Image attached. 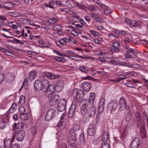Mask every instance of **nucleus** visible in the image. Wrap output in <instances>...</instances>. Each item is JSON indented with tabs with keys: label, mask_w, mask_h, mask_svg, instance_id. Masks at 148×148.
I'll return each instance as SVG.
<instances>
[{
	"label": "nucleus",
	"mask_w": 148,
	"mask_h": 148,
	"mask_svg": "<svg viewBox=\"0 0 148 148\" xmlns=\"http://www.w3.org/2000/svg\"><path fill=\"white\" fill-rule=\"evenodd\" d=\"M14 125H13V130H15V133L13 136L12 140H14L16 136L17 140L19 141H22L25 136V134L23 130L24 128V124L23 122H19L15 128L16 123H14Z\"/></svg>",
	"instance_id": "obj_1"
},
{
	"label": "nucleus",
	"mask_w": 148,
	"mask_h": 148,
	"mask_svg": "<svg viewBox=\"0 0 148 148\" xmlns=\"http://www.w3.org/2000/svg\"><path fill=\"white\" fill-rule=\"evenodd\" d=\"M48 85V80H47L45 79L41 81L37 79L34 82V87L36 91H39L42 90V92L45 91L46 90V87Z\"/></svg>",
	"instance_id": "obj_2"
},
{
	"label": "nucleus",
	"mask_w": 148,
	"mask_h": 148,
	"mask_svg": "<svg viewBox=\"0 0 148 148\" xmlns=\"http://www.w3.org/2000/svg\"><path fill=\"white\" fill-rule=\"evenodd\" d=\"M89 101L86 100V101L83 100L84 103L81 105L80 113L82 115L84 116L83 118L85 121H86L88 117V111L87 108L89 105Z\"/></svg>",
	"instance_id": "obj_3"
},
{
	"label": "nucleus",
	"mask_w": 148,
	"mask_h": 148,
	"mask_svg": "<svg viewBox=\"0 0 148 148\" xmlns=\"http://www.w3.org/2000/svg\"><path fill=\"white\" fill-rule=\"evenodd\" d=\"M105 99L102 98H101L99 102L98 111L99 114L97 115V118L96 121L97 123H98L100 121V114L103 111L105 106Z\"/></svg>",
	"instance_id": "obj_4"
},
{
	"label": "nucleus",
	"mask_w": 148,
	"mask_h": 148,
	"mask_svg": "<svg viewBox=\"0 0 148 148\" xmlns=\"http://www.w3.org/2000/svg\"><path fill=\"white\" fill-rule=\"evenodd\" d=\"M75 94L76 95L77 100L78 102L83 103H84L83 100L86 101V100L82 99L84 96L85 94L82 90H79L76 92L74 91L72 92V94L74 95Z\"/></svg>",
	"instance_id": "obj_5"
},
{
	"label": "nucleus",
	"mask_w": 148,
	"mask_h": 148,
	"mask_svg": "<svg viewBox=\"0 0 148 148\" xmlns=\"http://www.w3.org/2000/svg\"><path fill=\"white\" fill-rule=\"evenodd\" d=\"M47 97L48 98L50 105L51 106H55L57 101L60 98L58 95H56L54 96L53 95H51Z\"/></svg>",
	"instance_id": "obj_6"
},
{
	"label": "nucleus",
	"mask_w": 148,
	"mask_h": 148,
	"mask_svg": "<svg viewBox=\"0 0 148 148\" xmlns=\"http://www.w3.org/2000/svg\"><path fill=\"white\" fill-rule=\"evenodd\" d=\"M66 102V100L64 98H62L59 100L57 106V109L58 112H62L65 109Z\"/></svg>",
	"instance_id": "obj_7"
},
{
	"label": "nucleus",
	"mask_w": 148,
	"mask_h": 148,
	"mask_svg": "<svg viewBox=\"0 0 148 148\" xmlns=\"http://www.w3.org/2000/svg\"><path fill=\"white\" fill-rule=\"evenodd\" d=\"M120 47L119 42L116 41L112 43V46L110 48V51L113 53H118L120 51Z\"/></svg>",
	"instance_id": "obj_8"
},
{
	"label": "nucleus",
	"mask_w": 148,
	"mask_h": 148,
	"mask_svg": "<svg viewBox=\"0 0 148 148\" xmlns=\"http://www.w3.org/2000/svg\"><path fill=\"white\" fill-rule=\"evenodd\" d=\"M56 112L54 109H51L47 111L45 117V120L49 121L51 120L55 116Z\"/></svg>",
	"instance_id": "obj_9"
},
{
	"label": "nucleus",
	"mask_w": 148,
	"mask_h": 148,
	"mask_svg": "<svg viewBox=\"0 0 148 148\" xmlns=\"http://www.w3.org/2000/svg\"><path fill=\"white\" fill-rule=\"evenodd\" d=\"M48 85L46 87V90L45 91H43V92H46V96L53 95V92L55 90V86L53 85H50L48 81Z\"/></svg>",
	"instance_id": "obj_10"
},
{
	"label": "nucleus",
	"mask_w": 148,
	"mask_h": 148,
	"mask_svg": "<svg viewBox=\"0 0 148 148\" xmlns=\"http://www.w3.org/2000/svg\"><path fill=\"white\" fill-rule=\"evenodd\" d=\"M118 104L115 101H110L108 105V110L110 111L111 113L114 112L117 107Z\"/></svg>",
	"instance_id": "obj_11"
},
{
	"label": "nucleus",
	"mask_w": 148,
	"mask_h": 148,
	"mask_svg": "<svg viewBox=\"0 0 148 148\" xmlns=\"http://www.w3.org/2000/svg\"><path fill=\"white\" fill-rule=\"evenodd\" d=\"M55 86V90L57 92L61 91L64 86V82L62 80H59L57 82Z\"/></svg>",
	"instance_id": "obj_12"
},
{
	"label": "nucleus",
	"mask_w": 148,
	"mask_h": 148,
	"mask_svg": "<svg viewBox=\"0 0 148 148\" xmlns=\"http://www.w3.org/2000/svg\"><path fill=\"white\" fill-rule=\"evenodd\" d=\"M96 129V126L93 123H91L87 130L88 134L90 136L94 135L95 133Z\"/></svg>",
	"instance_id": "obj_13"
},
{
	"label": "nucleus",
	"mask_w": 148,
	"mask_h": 148,
	"mask_svg": "<svg viewBox=\"0 0 148 148\" xmlns=\"http://www.w3.org/2000/svg\"><path fill=\"white\" fill-rule=\"evenodd\" d=\"M140 143V140L139 138H136L132 140L131 145V148H138Z\"/></svg>",
	"instance_id": "obj_14"
},
{
	"label": "nucleus",
	"mask_w": 148,
	"mask_h": 148,
	"mask_svg": "<svg viewBox=\"0 0 148 148\" xmlns=\"http://www.w3.org/2000/svg\"><path fill=\"white\" fill-rule=\"evenodd\" d=\"M96 109L94 106L89 108L88 112V118H90L93 117L95 114Z\"/></svg>",
	"instance_id": "obj_15"
},
{
	"label": "nucleus",
	"mask_w": 148,
	"mask_h": 148,
	"mask_svg": "<svg viewBox=\"0 0 148 148\" xmlns=\"http://www.w3.org/2000/svg\"><path fill=\"white\" fill-rule=\"evenodd\" d=\"M76 105L72 104L69 108L68 113V116L69 118H72L74 115Z\"/></svg>",
	"instance_id": "obj_16"
},
{
	"label": "nucleus",
	"mask_w": 148,
	"mask_h": 148,
	"mask_svg": "<svg viewBox=\"0 0 148 148\" xmlns=\"http://www.w3.org/2000/svg\"><path fill=\"white\" fill-rule=\"evenodd\" d=\"M82 86L83 90L86 92L89 91L91 87V85L90 83L87 82H84L83 83Z\"/></svg>",
	"instance_id": "obj_17"
},
{
	"label": "nucleus",
	"mask_w": 148,
	"mask_h": 148,
	"mask_svg": "<svg viewBox=\"0 0 148 148\" xmlns=\"http://www.w3.org/2000/svg\"><path fill=\"white\" fill-rule=\"evenodd\" d=\"M119 105L120 108V109L122 110H124L126 106V100L123 97L121 98L119 102Z\"/></svg>",
	"instance_id": "obj_18"
},
{
	"label": "nucleus",
	"mask_w": 148,
	"mask_h": 148,
	"mask_svg": "<svg viewBox=\"0 0 148 148\" xmlns=\"http://www.w3.org/2000/svg\"><path fill=\"white\" fill-rule=\"evenodd\" d=\"M43 75L49 79H55L58 77L57 75L48 72H45L44 73Z\"/></svg>",
	"instance_id": "obj_19"
},
{
	"label": "nucleus",
	"mask_w": 148,
	"mask_h": 148,
	"mask_svg": "<svg viewBox=\"0 0 148 148\" xmlns=\"http://www.w3.org/2000/svg\"><path fill=\"white\" fill-rule=\"evenodd\" d=\"M129 73L128 72H125L124 71H119L117 73V75L120 77H121L119 80L126 79L127 76L128 75Z\"/></svg>",
	"instance_id": "obj_20"
},
{
	"label": "nucleus",
	"mask_w": 148,
	"mask_h": 148,
	"mask_svg": "<svg viewBox=\"0 0 148 148\" xmlns=\"http://www.w3.org/2000/svg\"><path fill=\"white\" fill-rule=\"evenodd\" d=\"M135 118L137 123L139 126L140 125L142 122V117L140 113L138 112H137L135 115Z\"/></svg>",
	"instance_id": "obj_21"
},
{
	"label": "nucleus",
	"mask_w": 148,
	"mask_h": 148,
	"mask_svg": "<svg viewBox=\"0 0 148 148\" xmlns=\"http://www.w3.org/2000/svg\"><path fill=\"white\" fill-rule=\"evenodd\" d=\"M70 135L69 137L68 140L69 142L74 141L76 140V137L78 136V134L77 133H70Z\"/></svg>",
	"instance_id": "obj_22"
},
{
	"label": "nucleus",
	"mask_w": 148,
	"mask_h": 148,
	"mask_svg": "<svg viewBox=\"0 0 148 148\" xmlns=\"http://www.w3.org/2000/svg\"><path fill=\"white\" fill-rule=\"evenodd\" d=\"M36 72L34 71H31L29 73L28 75V79L30 81H31L36 78Z\"/></svg>",
	"instance_id": "obj_23"
},
{
	"label": "nucleus",
	"mask_w": 148,
	"mask_h": 148,
	"mask_svg": "<svg viewBox=\"0 0 148 148\" xmlns=\"http://www.w3.org/2000/svg\"><path fill=\"white\" fill-rule=\"evenodd\" d=\"M78 136L79 143L82 144L84 145L85 144L84 138L83 134L81 133L78 132Z\"/></svg>",
	"instance_id": "obj_24"
},
{
	"label": "nucleus",
	"mask_w": 148,
	"mask_h": 148,
	"mask_svg": "<svg viewBox=\"0 0 148 148\" xmlns=\"http://www.w3.org/2000/svg\"><path fill=\"white\" fill-rule=\"evenodd\" d=\"M80 129V127L79 124H75L74 125L73 127L71 128L70 131V133H75Z\"/></svg>",
	"instance_id": "obj_25"
},
{
	"label": "nucleus",
	"mask_w": 148,
	"mask_h": 148,
	"mask_svg": "<svg viewBox=\"0 0 148 148\" xmlns=\"http://www.w3.org/2000/svg\"><path fill=\"white\" fill-rule=\"evenodd\" d=\"M109 138V135L108 133L106 132H104L102 134L101 136V139L102 141L103 142H106Z\"/></svg>",
	"instance_id": "obj_26"
},
{
	"label": "nucleus",
	"mask_w": 148,
	"mask_h": 148,
	"mask_svg": "<svg viewBox=\"0 0 148 148\" xmlns=\"http://www.w3.org/2000/svg\"><path fill=\"white\" fill-rule=\"evenodd\" d=\"M90 16L94 19H95L97 22L101 23V19L96 14L92 13H90Z\"/></svg>",
	"instance_id": "obj_27"
},
{
	"label": "nucleus",
	"mask_w": 148,
	"mask_h": 148,
	"mask_svg": "<svg viewBox=\"0 0 148 148\" xmlns=\"http://www.w3.org/2000/svg\"><path fill=\"white\" fill-rule=\"evenodd\" d=\"M58 19L55 17L51 18L47 21V22L49 23V25L50 26L53 25L54 24L56 23Z\"/></svg>",
	"instance_id": "obj_28"
},
{
	"label": "nucleus",
	"mask_w": 148,
	"mask_h": 148,
	"mask_svg": "<svg viewBox=\"0 0 148 148\" xmlns=\"http://www.w3.org/2000/svg\"><path fill=\"white\" fill-rule=\"evenodd\" d=\"M141 25L142 23L140 21L133 20L131 24V26L140 27H141Z\"/></svg>",
	"instance_id": "obj_29"
},
{
	"label": "nucleus",
	"mask_w": 148,
	"mask_h": 148,
	"mask_svg": "<svg viewBox=\"0 0 148 148\" xmlns=\"http://www.w3.org/2000/svg\"><path fill=\"white\" fill-rule=\"evenodd\" d=\"M73 19L75 22H77L79 21V16L75 12H73Z\"/></svg>",
	"instance_id": "obj_30"
},
{
	"label": "nucleus",
	"mask_w": 148,
	"mask_h": 148,
	"mask_svg": "<svg viewBox=\"0 0 148 148\" xmlns=\"http://www.w3.org/2000/svg\"><path fill=\"white\" fill-rule=\"evenodd\" d=\"M17 107V104L16 103H13L10 108V113H12L15 111Z\"/></svg>",
	"instance_id": "obj_31"
},
{
	"label": "nucleus",
	"mask_w": 148,
	"mask_h": 148,
	"mask_svg": "<svg viewBox=\"0 0 148 148\" xmlns=\"http://www.w3.org/2000/svg\"><path fill=\"white\" fill-rule=\"evenodd\" d=\"M10 38L12 39H10V42H12L13 43H16L20 44L21 45L23 44V43L22 42H21L20 40L18 39L10 37Z\"/></svg>",
	"instance_id": "obj_32"
},
{
	"label": "nucleus",
	"mask_w": 148,
	"mask_h": 148,
	"mask_svg": "<svg viewBox=\"0 0 148 148\" xmlns=\"http://www.w3.org/2000/svg\"><path fill=\"white\" fill-rule=\"evenodd\" d=\"M30 132L32 135L34 136L37 133V127L36 126H33L30 129Z\"/></svg>",
	"instance_id": "obj_33"
},
{
	"label": "nucleus",
	"mask_w": 148,
	"mask_h": 148,
	"mask_svg": "<svg viewBox=\"0 0 148 148\" xmlns=\"http://www.w3.org/2000/svg\"><path fill=\"white\" fill-rule=\"evenodd\" d=\"M9 139L5 138L4 140V148H9Z\"/></svg>",
	"instance_id": "obj_34"
},
{
	"label": "nucleus",
	"mask_w": 148,
	"mask_h": 148,
	"mask_svg": "<svg viewBox=\"0 0 148 148\" xmlns=\"http://www.w3.org/2000/svg\"><path fill=\"white\" fill-rule=\"evenodd\" d=\"M20 118L22 120H26L28 118V115L25 113H21Z\"/></svg>",
	"instance_id": "obj_35"
},
{
	"label": "nucleus",
	"mask_w": 148,
	"mask_h": 148,
	"mask_svg": "<svg viewBox=\"0 0 148 148\" xmlns=\"http://www.w3.org/2000/svg\"><path fill=\"white\" fill-rule=\"evenodd\" d=\"M95 95L94 93H91L90 95V96L89 97V99H86V100H88L89 101V105L90 104V103L91 101H94L95 98Z\"/></svg>",
	"instance_id": "obj_36"
},
{
	"label": "nucleus",
	"mask_w": 148,
	"mask_h": 148,
	"mask_svg": "<svg viewBox=\"0 0 148 148\" xmlns=\"http://www.w3.org/2000/svg\"><path fill=\"white\" fill-rule=\"evenodd\" d=\"M55 5V3L52 1H49V4H45V5L47 7H49L50 8H52L54 9V10L55 8L54 7V6Z\"/></svg>",
	"instance_id": "obj_37"
},
{
	"label": "nucleus",
	"mask_w": 148,
	"mask_h": 148,
	"mask_svg": "<svg viewBox=\"0 0 148 148\" xmlns=\"http://www.w3.org/2000/svg\"><path fill=\"white\" fill-rule=\"evenodd\" d=\"M62 29V27L60 25H56L54 26L53 28V29L54 31H61Z\"/></svg>",
	"instance_id": "obj_38"
},
{
	"label": "nucleus",
	"mask_w": 148,
	"mask_h": 148,
	"mask_svg": "<svg viewBox=\"0 0 148 148\" xmlns=\"http://www.w3.org/2000/svg\"><path fill=\"white\" fill-rule=\"evenodd\" d=\"M55 60L58 62H64L66 61V60L64 58L58 56L55 57Z\"/></svg>",
	"instance_id": "obj_39"
},
{
	"label": "nucleus",
	"mask_w": 148,
	"mask_h": 148,
	"mask_svg": "<svg viewBox=\"0 0 148 148\" xmlns=\"http://www.w3.org/2000/svg\"><path fill=\"white\" fill-rule=\"evenodd\" d=\"M132 40L131 36H127L125 37V43H127L128 44H130Z\"/></svg>",
	"instance_id": "obj_40"
},
{
	"label": "nucleus",
	"mask_w": 148,
	"mask_h": 148,
	"mask_svg": "<svg viewBox=\"0 0 148 148\" xmlns=\"http://www.w3.org/2000/svg\"><path fill=\"white\" fill-rule=\"evenodd\" d=\"M25 101V97L24 95H21L20 97L19 102L21 104L24 103Z\"/></svg>",
	"instance_id": "obj_41"
},
{
	"label": "nucleus",
	"mask_w": 148,
	"mask_h": 148,
	"mask_svg": "<svg viewBox=\"0 0 148 148\" xmlns=\"http://www.w3.org/2000/svg\"><path fill=\"white\" fill-rule=\"evenodd\" d=\"M6 125V122L4 120H2L0 121V129H4Z\"/></svg>",
	"instance_id": "obj_42"
},
{
	"label": "nucleus",
	"mask_w": 148,
	"mask_h": 148,
	"mask_svg": "<svg viewBox=\"0 0 148 148\" xmlns=\"http://www.w3.org/2000/svg\"><path fill=\"white\" fill-rule=\"evenodd\" d=\"M125 85L126 86H127L131 87V88H134V86H133V83L130 80H128L127 82L125 83Z\"/></svg>",
	"instance_id": "obj_43"
},
{
	"label": "nucleus",
	"mask_w": 148,
	"mask_h": 148,
	"mask_svg": "<svg viewBox=\"0 0 148 148\" xmlns=\"http://www.w3.org/2000/svg\"><path fill=\"white\" fill-rule=\"evenodd\" d=\"M79 70L82 72L84 73H86L88 71L87 68L83 66H81L79 68Z\"/></svg>",
	"instance_id": "obj_44"
},
{
	"label": "nucleus",
	"mask_w": 148,
	"mask_h": 148,
	"mask_svg": "<svg viewBox=\"0 0 148 148\" xmlns=\"http://www.w3.org/2000/svg\"><path fill=\"white\" fill-rule=\"evenodd\" d=\"M101 148H110V146L108 143L103 142L102 143Z\"/></svg>",
	"instance_id": "obj_45"
},
{
	"label": "nucleus",
	"mask_w": 148,
	"mask_h": 148,
	"mask_svg": "<svg viewBox=\"0 0 148 148\" xmlns=\"http://www.w3.org/2000/svg\"><path fill=\"white\" fill-rule=\"evenodd\" d=\"M64 40V42L66 44V42H70V41H71V38L69 36L68 37H65L63 38Z\"/></svg>",
	"instance_id": "obj_46"
},
{
	"label": "nucleus",
	"mask_w": 148,
	"mask_h": 148,
	"mask_svg": "<svg viewBox=\"0 0 148 148\" xmlns=\"http://www.w3.org/2000/svg\"><path fill=\"white\" fill-rule=\"evenodd\" d=\"M127 53H135V50L134 49L130 48H129L125 49Z\"/></svg>",
	"instance_id": "obj_47"
},
{
	"label": "nucleus",
	"mask_w": 148,
	"mask_h": 148,
	"mask_svg": "<svg viewBox=\"0 0 148 148\" xmlns=\"http://www.w3.org/2000/svg\"><path fill=\"white\" fill-rule=\"evenodd\" d=\"M104 12L105 14L108 15L112 12V11L110 9L107 8L104 10Z\"/></svg>",
	"instance_id": "obj_48"
},
{
	"label": "nucleus",
	"mask_w": 148,
	"mask_h": 148,
	"mask_svg": "<svg viewBox=\"0 0 148 148\" xmlns=\"http://www.w3.org/2000/svg\"><path fill=\"white\" fill-rule=\"evenodd\" d=\"M108 35L109 38L110 39H113L115 38H117L118 37V36L117 35H115L112 33L108 34Z\"/></svg>",
	"instance_id": "obj_49"
},
{
	"label": "nucleus",
	"mask_w": 148,
	"mask_h": 148,
	"mask_svg": "<svg viewBox=\"0 0 148 148\" xmlns=\"http://www.w3.org/2000/svg\"><path fill=\"white\" fill-rule=\"evenodd\" d=\"M90 32L93 35L95 36H97L99 35L100 34L98 32H97L94 30H90Z\"/></svg>",
	"instance_id": "obj_50"
},
{
	"label": "nucleus",
	"mask_w": 148,
	"mask_h": 148,
	"mask_svg": "<svg viewBox=\"0 0 148 148\" xmlns=\"http://www.w3.org/2000/svg\"><path fill=\"white\" fill-rule=\"evenodd\" d=\"M75 26L77 29L79 30L82 31L83 29V26L80 24H76Z\"/></svg>",
	"instance_id": "obj_51"
},
{
	"label": "nucleus",
	"mask_w": 148,
	"mask_h": 148,
	"mask_svg": "<svg viewBox=\"0 0 148 148\" xmlns=\"http://www.w3.org/2000/svg\"><path fill=\"white\" fill-rule=\"evenodd\" d=\"M63 117L61 116L57 124V126L58 127H60L62 125L63 122Z\"/></svg>",
	"instance_id": "obj_52"
},
{
	"label": "nucleus",
	"mask_w": 148,
	"mask_h": 148,
	"mask_svg": "<svg viewBox=\"0 0 148 148\" xmlns=\"http://www.w3.org/2000/svg\"><path fill=\"white\" fill-rule=\"evenodd\" d=\"M9 109L8 110V111L7 113H5V114L4 115V119L5 120H6L7 121H9Z\"/></svg>",
	"instance_id": "obj_53"
},
{
	"label": "nucleus",
	"mask_w": 148,
	"mask_h": 148,
	"mask_svg": "<svg viewBox=\"0 0 148 148\" xmlns=\"http://www.w3.org/2000/svg\"><path fill=\"white\" fill-rule=\"evenodd\" d=\"M9 2H5L4 3L3 5L2 6V7L3 8H5L7 10H9V8L6 5L7 4H8Z\"/></svg>",
	"instance_id": "obj_54"
},
{
	"label": "nucleus",
	"mask_w": 148,
	"mask_h": 148,
	"mask_svg": "<svg viewBox=\"0 0 148 148\" xmlns=\"http://www.w3.org/2000/svg\"><path fill=\"white\" fill-rule=\"evenodd\" d=\"M89 10L92 11L95 9V6L93 5H90L88 7Z\"/></svg>",
	"instance_id": "obj_55"
},
{
	"label": "nucleus",
	"mask_w": 148,
	"mask_h": 148,
	"mask_svg": "<svg viewBox=\"0 0 148 148\" xmlns=\"http://www.w3.org/2000/svg\"><path fill=\"white\" fill-rule=\"evenodd\" d=\"M15 75L12 73H11L10 75V79H11V81H12L14 80L15 78Z\"/></svg>",
	"instance_id": "obj_56"
},
{
	"label": "nucleus",
	"mask_w": 148,
	"mask_h": 148,
	"mask_svg": "<svg viewBox=\"0 0 148 148\" xmlns=\"http://www.w3.org/2000/svg\"><path fill=\"white\" fill-rule=\"evenodd\" d=\"M4 78V75L3 74H0V84L3 80Z\"/></svg>",
	"instance_id": "obj_57"
},
{
	"label": "nucleus",
	"mask_w": 148,
	"mask_h": 148,
	"mask_svg": "<svg viewBox=\"0 0 148 148\" xmlns=\"http://www.w3.org/2000/svg\"><path fill=\"white\" fill-rule=\"evenodd\" d=\"M125 57L127 58H129L131 59L133 57L130 54V53H127L125 54Z\"/></svg>",
	"instance_id": "obj_58"
},
{
	"label": "nucleus",
	"mask_w": 148,
	"mask_h": 148,
	"mask_svg": "<svg viewBox=\"0 0 148 148\" xmlns=\"http://www.w3.org/2000/svg\"><path fill=\"white\" fill-rule=\"evenodd\" d=\"M55 5H57V6H58L59 7L62 6V3H61V1H56L55 2Z\"/></svg>",
	"instance_id": "obj_59"
},
{
	"label": "nucleus",
	"mask_w": 148,
	"mask_h": 148,
	"mask_svg": "<svg viewBox=\"0 0 148 148\" xmlns=\"http://www.w3.org/2000/svg\"><path fill=\"white\" fill-rule=\"evenodd\" d=\"M125 21L127 24L131 26V24L133 20H131L129 19H125Z\"/></svg>",
	"instance_id": "obj_60"
},
{
	"label": "nucleus",
	"mask_w": 148,
	"mask_h": 148,
	"mask_svg": "<svg viewBox=\"0 0 148 148\" xmlns=\"http://www.w3.org/2000/svg\"><path fill=\"white\" fill-rule=\"evenodd\" d=\"M10 24H12L11 25H10V27H12L14 29H16L18 28L17 26L14 24H13L12 22H10Z\"/></svg>",
	"instance_id": "obj_61"
},
{
	"label": "nucleus",
	"mask_w": 148,
	"mask_h": 148,
	"mask_svg": "<svg viewBox=\"0 0 148 148\" xmlns=\"http://www.w3.org/2000/svg\"><path fill=\"white\" fill-rule=\"evenodd\" d=\"M77 6L81 9H84L85 8V6L82 4H80L79 3H78L77 4Z\"/></svg>",
	"instance_id": "obj_62"
},
{
	"label": "nucleus",
	"mask_w": 148,
	"mask_h": 148,
	"mask_svg": "<svg viewBox=\"0 0 148 148\" xmlns=\"http://www.w3.org/2000/svg\"><path fill=\"white\" fill-rule=\"evenodd\" d=\"M71 148H79L77 147L75 143H71L70 145Z\"/></svg>",
	"instance_id": "obj_63"
},
{
	"label": "nucleus",
	"mask_w": 148,
	"mask_h": 148,
	"mask_svg": "<svg viewBox=\"0 0 148 148\" xmlns=\"http://www.w3.org/2000/svg\"><path fill=\"white\" fill-rule=\"evenodd\" d=\"M10 148H20V147L19 145L14 144L12 145Z\"/></svg>",
	"instance_id": "obj_64"
}]
</instances>
